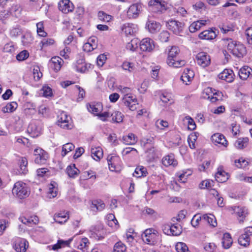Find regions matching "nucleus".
I'll return each instance as SVG.
<instances>
[{
  "label": "nucleus",
  "mask_w": 252,
  "mask_h": 252,
  "mask_svg": "<svg viewBox=\"0 0 252 252\" xmlns=\"http://www.w3.org/2000/svg\"><path fill=\"white\" fill-rule=\"evenodd\" d=\"M202 220V216H201L200 214H196L192 218L191 220V224L194 227H196L198 225L199 222Z\"/></svg>",
  "instance_id": "55"
},
{
  "label": "nucleus",
  "mask_w": 252,
  "mask_h": 252,
  "mask_svg": "<svg viewBox=\"0 0 252 252\" xmlns=\"http://www.w3.org/2000/svg\"><path fill=\"white\" fill-rule=\"evenodd\" d=\"M33 78L36 81L39 80L42 76V74L40 72V68L38 66L34 67L33 69Z\"/></svg>",
  "instance_id": "59"
},
{
  "label": "nucleus",
  "mask_w": 252,
  "mask_h": 252,
  "mask_svg": "<svg viewBox=\"0 0 252 252\" xmlns=\"http://www.w3.org/2000/svg\"><path fill=\"white\" fill-rule=\"evenodd\" d=\"M247 52L246 47L239 42H238L235 45L232 53L233 55L238 58L243 57Z\"/></svg>",
  "instance_id": "17"
},
{
  "label": "nucleus",
  "mask_w": 252,
  "mask_h": 252,
  "mask_svg": "<svg viewBox=\"0 0 252 252\" xmlns=\"http://www.w3.org/2000/svg\"><path fill=\"white\" fill-rule=\"evenodd\" d=\"M216 36V32L212 30L204 31L199 34V37L200 39L205 40L213 39L215 38Z\"/></svg>",
  "instance_id": "22"
},
{
  "label": "nucleus",
  "mask_w": 252,
  "mask_h": 252,
  "mask_svg": "<svg viewBox=\"0 0 252 252\" xmlns=\"http://www.w3.org/2000/svg\"><path fill=\"white\" fill-rule=\"evenodd\" d=\"M122 101L125 105L128 107L130 110L134 111L136 109L137 99L134 95L123 97Z\"/></svg>",
  "instance_id": "12"
},
{
  "label": "nucleus",
  "mask_w": 252,
  "mask_h": 252,
  "mask_svg": "<svg viewBox=\"0 0 252 252\" xmlns=\"http://www.w3.org/2000/svg\"><path fill=\"white\" fill-rule=\"evenodd\" d=\"M91 152L92 158L96 161L99 160L103 157V151L100 147L92 148Z\"/></svg>",
  "instance_id": "25"
},
{
  "label": "nucleus",
  "mask_w": 252,
  "mask_h": 252,
  "mask_svg": "<svg viewBox=\"0 0 252 252\" xmlns=\"http://www.w3.org/2000/svg\"><path fill=\"white\" fill-rule=\"evenodd\" d=\"M150 5L156 6L157 8L159 9L160 11L165 10V5L164 3H162L160 0H151L149 2Z\"/></svg>",
  "instance_id": "45"
},
{
  "label": "nucleus",
  "mask_w": 252,
  "mask_h": 252,
  "mask_svg": "<svg viewBox=\"0 0 252 252\" xmlns=\"http://www.w3.org/2000/svg\"><path fill=\"white\" fill-rule=\"evenodd\" d=\"M161 100L164 103H169L171 104L173 103L172 95L169 93H164L160 96Z\"/></svg>",
  "instance_id": "49"
},
{
  "label": "nucleus",
  "mask_w": 252,
  "mask_h": 252,
  "mask_svg": "<svg viewBox=\"0 0 252 252\" xmlns=\"http://www.w3.org/2000/svg\"><path fill=\"white\" fill-rule=\"evenodd\" d=\"M238 241L240 245L247 247L250 245V238L242 234L239 237Z\"/></svg>",
  "instance_id": "42"
},
{
  "label": "nucleus",
  "mask_w": 252,
  "mask_h": 252,
  "mask_svg": "<svg viewBox=\"0 0 252 252\" xmlns=\"http://www.w3.org/2000/svg\"><path fill=\"white\" fill-rule=\"evenodd\" d=\"M87 109L91 113L98 116L102 110V106L100 103H91L87 105Z\"/></svg>",
  "instance_id": "19"
},
{
  "label": "nucleus",
  "mask_w": 252,
  "mask_h": 252,
  "mask_svg": "<svg viewBox=\"0 0 252 252\" xmlns=\"http://www.w3.org/2000/svg\"><path fill=\"white\" fill-rule=\"evenodd\" d=\"M170 33L167 31H162L159 35L160 40L162 42H166L168 41Z\"/></svg>",
  "instance_id": "62"
},
{
  "label": "nucleus",
  "mask_w": 252,
  "mask_h": 252,
  "mask_svg": "<svg viewBox=\"0 0 252 252\" xmlns=\"http://www.w3.org/2000/svg\"><path fill=\"white\" fill-rule=\"evenodd\" d=\"M152 229H147L145 230L141 235L143 241L150 245H154L157 241V235L154 233Z\"/></svg>",
  "instance_id": "5"
},
{
  "label": "nucleus",
  "mask_w": 252,
  "mask_h": 252,
  "mask_svg": "<svg viewBox=\"0 0 252 252\" xmlns=\"http://www.w3.org/2000/svg\"><path fill=\"white\" fill-rule=\"evenodd\" d=\"M17 103L13 101L7 103L5 106L2 108L1 111L4 113H11L14 111L17 108Z\"/></svg>",
  "instance_id": "35"
},
{
  "label": "nucleus",
  "mask_w": 252,
  "mask_h": 252,
  "mask_svg": "<svg viewBox=\"0 0 252 252\" xmlns=\"http://www.w3.org/2000/svg\"><path fill=\"white\" fill-rule=\"evenodd\" d=\"M202 220L207 222L210 225L215 227L217 225V222L215 216L212 214H204L202 215Z\"/></svg>",
  "instance_id": "34"
},
{
  "label": "nucleus",
  "mask_w": 252,
  "mask_h": 252,
  "mask_svg": "<svg viewBox=\"0 0 252 252\" xmlns=\"http://www.w3.org/2000/svg\"><path fill=\"white\" fill-rule=\"evenodd\" d=\"M235 164L238 168H245L248 165V162L243 158L235 160Z\"/></svg>",
  "instance_id": "58"
},
{
  "label": "nucleus",
  "mask_w": 252,
  "mask_h": 252,
  "mask_svg": "<svg viewBox=\"0 0 252 252\" xmlns=\"http://www.w3.org/2000/svg\"><path fill=\"white\" fill-rule=\"evenodd\" d=\"M204 94H206V95H210L211 94H213L215 96L218 97L219 99H221L222 94L221 92L219 91H216L215 90H213L212 88H207L204 91Z\"/></svg>",
  "instance_id": "40"
},
{
  "label": "nucleus",
  "mask_w": 252,
  "mask_h": 252,
  "mask_svg": "<svg viewBox=\"0 0 252 252\" xmlns=\"http://www.w3.org/2000/svg\"><path fill=\"white\" fill-rule=\"evenodd\" d=\"M66 173L69 177L75 178L79 173V170L75 167V164L68 166Z\"/></svg>",
  "instance_id": "37"
},
{
  "label": "nucleus",
  "mask_w": 252,
  "mask_h": 252,
  "mask_svg": "<svg viewBox=\"0 0 252 252\" xmlns=\"http://www.w3.org/2000/svg\"><path fill=\"white\" fill-rule=\"evenodd\" d=\"M139 40L137 38L132 39L130 42L127 43L126 48L131 51H134L138 48Z\"/></svg>",
  "instance_id": "44"
},
{
  "label": "nucleus",
  "mask_w": 252,
  "mask_h": 252,
  "mask_svg": "<svg viewBox=\"0 0 252 252\" xmlns=\"http://www.w3.org/2000/svg\"><path fill=\"white\" fill-rule=\"evenodd\" d=\"M29 192L27 185L21 181L16 182L12 189L13 194L19 199L27 197L29 196Z\"/></svg>",
  "instance_id": "1"
},
{
  "label": "nucleus",
  "mask_w": 252,
  "mask_h": 252,
  "mask_svg": "<svg viewBox=\"0 0 252 252\" xmlns=\"http://www.w3.org/2000/svg\"><path fill=\"white\" fill-rule=\"evenodd\" d=\"M197 63L200 66L205 67L208 66L211 63L209 55L205 52H200L196 56Z\"/></svg>",
  "instance_id": "9"
},
{
  "label": "nucleus",
  "mask_w": 252,
  "mask_h": 252,
  "mask_svg": "<svg viewBox=\"0 0 252 252\" xmlns=\"http://www.w3.org/2000/svg\"><path fill=\"white\" fill-rule=\"evenodd\" d=\"M19 165L20 169V172L23 174H27L28 171L27 159L25 157L21 158L19 160Z\"/></svg>",
  "instance_id": "32"
},
{
  "label": "nucleus",
  "mask_w": 252,
  "mask_h": 252,
  "mask_svg": "<svg viewBox=\"0 0 252 252\" xmlns=\"http://www.w3.org/2000/svg\"><path fill=\"white\" fill-rule=\"evenodd\" d=\"M176 250L177 252H189L187 245L183 242H178L175 246Z\"/></svg>",
  "instance_id": "46"
},
{
  "label": "nucleus",
  "mask_w": 252,
  "mask_h": 252,
  "mask_svg": "<svg viewBox=\"0 0 252 252\" xmlns=\"http://www.w3.org/2000/svg\"><path fill=\"white\" fill-rule=\"evenodd\" d=\"M245 34L248 43L249 44H252V28H248L245 32Z\"/></svg>",
  "instance_id": "64"
},
{
  "label": "nucleus",
  "mask_w": 252,
  "mask_h": 252,
  "mask_svg": "<svg viewBox=\"0 0 252 252\" xmlns=\"http://www.w3.org/2000/svg\"><path fill=\"white\" fill-rule=\"evenodd\" d=\"M77 65H76V70L77 71L85 73L89 70V68L91 67V64H87L86 63H82V61L81 60V64H80V63H78Z\"/></svg>",
  "instance_id": "41"
},
{
  "label": "nucleus",
  "mask_w": 252,
  "mask_h": 252,
  "mask_svg": "<svg viewBox=\"0 0 252 252\" xmlns=\"http://www.w3.org/2000/svg\"><path fill=\"white\" fill-rule=\"evenodd\" d=\"M112 121L116 123H120L123 121V115L121 112L115 111L111 114Z\"/></svg>",
  "instance_id": "51"
},
{
  "label": "nucleus",
  "mask_w": 252,
  "mask_h": 252,
  "mask_svg": "<svg viewBox=\"0 0 252 252\" xmlns=\"http://www.w3.org/2000/svg\"><path fill=\"white\" fill-rule=\"evenodd\" d=\"M70 117L65 112H62L58 116V125L61 127L69 129L72 127V125L69 122Z\"/></svg>",
  "instance_id": "7"
},
{
  "label": "nucleus",
  "mask_w": 252,
  "mask_h": 252,
  "mask_svg": "<svg viewBox=\"0 0 252 252\" xmlns=\"http://www.w3.org/2000/svg\"><path fill=\"white\" fill-rule=\"evenodd\" d=\"M75 146L71 143H68L63 145L62 148V156H65L67 153L74 150Z\"/></svg>",
  "instance_id": "43"
},
{
  "label": "nucleus",
  "mask_w": 252,
  "mask_h": 252,
  "mask_svg": "<svg viewBox=\"0 0 252 252\" xmlns=\"http://www.w3.org/2000/svg\"><path fill=\"white\" fill-rule=\"evenodd\" d=\"M122 141L126 145H134L137 142V138L134 134L131 133L128 135L124 136Z\"/></svg>",
  "instance_id": "29"
},
{
  "label": "nucleus",
  "mask_w": 252,
  "mask_h": 252,
  "mask_svg": "<svg viewBox=\"0 0 252 252\" xmlns=\"http://www.w3.org/2000/svg\"><path fill=\"white\" fill-rule=\"evenodd\" d=\"M29 57V53L27 50H23L20 52L17 56L16 59L19 61H23Z\"/></svg>",
  "instance_id": "56"
},
{
  "label": "nucleus",
  "mask_w": 252,
  "mask_h": 252,
  "mask_svg": "<svg viewBox=\"0 0 252 252\" xmlns=\"http://www.w3.org/2000/svg\"><path fill=\"white\" fill-rule=\"evenodd\" d=\"M197 139V136L195 134H190L189 135L188 138V141L189 144V147L192 149H195V142Z\"/></svg>",
  "instance_id": "61"
},
{
  "label": "nucleus",
  "mask_w": 252,
  "mask_h": 252,
  "mask_svg": "<svg viewBox=\"0 0 252 252\" xmlns=\"http://www.w3.org/2000/svg\"><path fill=\"white\" fill-rule=\"evenodd\" d=\"M28 242L24 239L17 238L15 241L14 248L17 252H25Z\"/></svg>",
  "instance_id": "16"
},
{
  "label": "nucleus",
  "mask_w": 252,
  "mask_h": 252,
  "mask_svg": "<svg viewBox=\"0 0 252 252\" xmlns=\"http://www.w3.org/2000/svg\"><path fill=\"white\" fill-rule=\"evenodd\" d=\"M68 219V216H67V213L64 212L56 213L54 215V220L55 221L63 224L66 222Z\"/></svg>",
  "instance_id": "28"
},
{
  "label": "nucleus",
  "mask_w": 252,
  "mask_h": 252,
  "mask_svg": "<svg viewBox=\"0 0 252 252\" xmlns=\"http://www.w3.org/2000/svg\"><path fill=\"white\" fill-rule=\"evenodd\" d=\"M149 31L152 33H156L159 31L160 25L154 21H149L146 24Z\"/></svg>",
  "instance_id": "27"
},
{
  "label": "nucleus",
  "mask_w": 252,
  "mask_h": 252,
  "mask_svg": "<svg viewBox=\"0 0 252 252\" xmlns=\"http://www.w3.org/2000/svg\"><path fill=\"white\" fill-rule=\"evenodd\" d=\"M89 244V242L88 238L85 237L79 241L77 248L78 249L83 250L84 249L88 247Z\"/></svg>",
  "instance_id": "54"
},
{
  "label": "nucleus",
  "mask_w": 252,
  "mask_h": 252,
  "mask_svg": "<svg viewBox=\"0 0 252 252\" xmlns=\"http://www.w3.org/2000/svg\"><path fill=\"white\" fill-rule=\"evenodd\" d=\"M235 212L237 214L238 219L240 222H243L248 214L247 209L245 207H236Z\"/></svg>",
  "instance_id": "24"
},
{
  "label": "nucleus",
  "mask_w": 252,
  "mask_h": 252,
  "mask_svg": "<svg viewBox=\"0 0 252 252\" xmlns=\"http://www.w3.org/2000/svg\"><path fill=\"white\" fill-rule=\"evenodd\" d=\"M213 183L214 182L213 181H203L200 184V188L201 189H209L214 186Z\"/></svg>",
  "instance_id": "60"
},
{
  "label": "nucleus",
  "mask_w": 252,
  "mask_h": 252,
  "mask_svg": "<svg viewBox=\"0 0 252 252\" xmlns=\"http://www.w3.org/2000/svg\"><path fill=\"white\" fill-rule=\"evenodd\" d=\"M139 46L142 51L146 52H151L155 47L154 41L149 38L143 39L141 41Z\"/></svg>",
  "instance_id": "10"
},
{
  "label": "nucleus",
  "mask_w": 252,
  "mask_h": 252,
  "mask_svg": "<svg viewBox=\"0 0 252 252\" xmlns=\"http://www.w3.org/2000/svg\"><path fill=\"white\" fill-rule=\"evenodd\" d=\"M54 184H56V183L54 182L49 185L48 195L50 198H54L57 195V189L55 188Z\"/></svg>",
  "instance_id": "48"
},
{
  "label": "nucleus",
  "mask_w": 252,
  "mask_h": 252,
  "mask_svg": "<svg viewBox=\"0 0 252 252\" xmlns=\"http://www.w3.org/2000/svg\"><path fill=\"white\" fill-rule=\"evenodd\" d=\"M201 28L200 25L198 22H193L189 27V31L191 32H195Z\"/></svg>",
  "instance_id": "63"
},
{
  "label": "nucleus",
  "mask_w": 252,
  "mask_h": 252,
  "mask_svg": "<svg viewBox=\"0 0 252 252\" xmlns=\"http://www.w3.org/2000/svg\"><path fill=\"white\" fill-rule=\"evenodd\" d=\"M122 67L124 70L128 71L130 72L134 69L133 63L128 62H124L122 65Z\"/></svg>",
  "instance_id": "57"
},
{
  "label": "nucleus",
  "mask_w": 252,
  "mask_h": 252,
  "mask_svg": "<svg viewBox=\"0 0 252 252\" xmlns=\"http://www.w3.org/2000/svg\"><path fill=\"white\" fill-rule=\"evenodd\" d=\"M217 182L223 183L226 182L229 178V175L223 170L222 167H220L218 169V172L215 175Z\"/></svg>",
  "instance_id": "18"
},
{
  "label": "nucleus",
  "mask_w": 252,
  "mask_h": 252,
  "mask_svg": "<svg viewBox=\"0 0 252 252\" xmlns=\"http://www.w3.org/2000/svg\"><path fill=\"white\" fill-rule=\"evenodd\" d=\"M194 77V73L192 70L186 68L184 70L183 73L182 74L181 79L185 83L188 85V82H190L192 79Z\"/></svg>",
  "instance_id": "20"
},
{
  "label": "nucleus",
  "mask_w": 252,
  "mask_h": 252,
  "mask_svg": "<svg viewBox=\"0 0 252 252\" xmlns=\"http://www.w3.org/2000/svg\"><path fill=\"white\" fill-rule=\"evenodd\" d=\"M252 72V69L249 66H245L241 68L239 72V75L241 79H247Z\"/></svg>",
  "instance_id": "31"
},
{
  "label": "nucleus",
  "mask_w": 252,
  "mask_h": 252,
  "mask_svg": "<svg viewBox=\"0 0 252 252\" xmlns=\"http://www.w3.org/2000/svg\"><path fill=\"white\" fill-rule=\"evenodd\" d=\"M33 155L35 156L34 161L37 164L45 163L48 158L47 153L40 148L34 149Z\"/></svg>",
  "instance_id": "6"
},
{
  "label": "nucleus",
  "mask_w": 252,
  "mask_h": 252,
  "mask_svg": "<svg viewBox=\"0 0 252 252\" xmlns=\"http://www.w3.org/2000/svg\"><path fill=\"white\" fill-rule=\"evenodd\" d=\"M74 8L73 4L69 0H62L59 2V9L63 13L71 12Z\"/></svg>",
  "instance_id": "11"
},
{
  "label": "nucleus",
  "mask_w": 252,
  "mask_h": 252,
  "mask_svg": "<svg viewBox=\"0 0 252 252\" xmlns=\"http://www.w3.org/2000/svg\"><path fill=\"white\" fill-rule=\"evenodd\" d=\"M126 249V246L121 242H117L114 247V252H125Z\"/></svg>",
  "instance_id": "52"
},
{
  "label": "nucleus",
  "mask_w": 252,
  "mask_h": 252,
  "mask_svg": "<svg viewBox=\"0 0 252 252\" xmlns=\"http://www.w3.org/2000/svg\"><path fill=\"white\" fill-rule=\"evenodd\" d=\"M142 11V5L140 3H134L128 8L127 11V16L129 19L137 18Z\"/></svg>",
  "instance_id": "8"
},
{
  "label": "nucleus",
  "mask_w": 252,
  "mask_h": 252,
  "mask_svg": "<svg viewBox=\"0 0 252 252\" xmlns=\"http://www.w3.org/2000/svg\"><path fill=\"white\" fill-rule=\"evenodd\" d=\"M212 141L216 145L220 144L222 145L225 147L227 146V141H226L225 137L220 133H215L211 137Z\"/></svg>",
  "instance_id": "14"
},
{
  "label": "nucleus",
  "mask_w": 252,
  "mask_h": 252,
  "mask_svg": "<svg viewBox=\"0 0 252 252\" xmlns=\"http://www.w3.org/2000/svg\"><path fill=\"white\" fill-rule=\"evenodd\" d=\"M148 172L145 167L143 166L137 167L135 170L133 175L136 178L141 177H145L147 176Z\"/></svg>",
  "instance_id": "39"
},
{
  "label": "nucleus",
  "mask_w": 252,
  "mask_h": 252,
  "mask_svg": "<svg viewBox=\"0 0 252 252\" xmlns=\"http://www.w3.org/2000/svg\"><path fill=\"white\" fill-rule=\"evenodd\" d=\"M180 50L178 47L172 46L168 52V55L167 59V63L170 66L173 67H180L185 65V62L184 60H180L176 62H173L174 58H177Z\"/></svg>",
  "instance_id": "2"
},
{
  "label": "nucleus",
  "mask_w": 252,
  "mask_h": 252,
  "mask_svg": "<svg viewBox=\"0 0 252 252\" xmlns=\"http://www.w3.org/2000/svg\"><path fill=\"white\" fill-rule=\"evenodd\" d=\"M37 32L39 36L42 37H45L47 33L44 31L43 23L42 22H39L36 24Z\"/></svg>",
  "instance_id": "53"
},
{
  "label": "nucleus",
  "mask_w": 252,
  "mask_h": 252,
  "mask_svg": "<svg viewBox=\"0 0 252 252\" xmlns=\"http://www.w3.org/2000/svg\"><path fill=\"white\" fill-rule=\"evenodd\" d=\"M223 45L226 46L227 49L231 53L238 42L237 41L232 40L231 38H224L223 39Z\"/></svg>",
  "instance_id": "38"
},
{
  "label": "nucleus",
  "mask_w": 252,
  "mask_h": 252,
  "mask_svg": "<svg viewBox=\"0 0 252 252\" xmlns=\"http://www.w3.org/2000/svg\"><path fill=\"white\" fill-rule=\"evenodd\" d=\"M28 130L33 137L38 136L41 132V128L37 127L34 124H31L28 127Z\"/></svg>",
  "instance_id": "36"
},
{
  "label": "nucleus",
  "mask_w": 252,
  "mask_h": 252,
  "mask_svg": "<svg viewBox=\"0 0 252 252\" xmlns=\"http://www.w3.org/2000/svg\"><path fill=\"white\" fill-rule=\"evenodd\" d=\"M249 138L248 137L239 138L235 142L234 146L239 150H242L246 148L249 143Z\"/></svg>",
  "instance_id": "26"
},
{
  "label": "nucleus",
  "mask_w": 252,
  "mask_h": 252,
  "mask_svg": "<svg viewBox=\"0 0 252 252\" xmlns=\"http://www.w3.org/2000/svg\"><path fill=\"white\" fill-rule=\"evenodd\" d=\"M168 230L167 233L168 234H172L174 236H178L182 233V227L179 224H174L171 226H167Z\"/></svg>",
  "instance_id": "21"
},
{
  "label": "nucleus",
  "mask_w": 252,
  "mask_h": 252,
  "mask_svg": "<svg viewBox=\"0 0 252 252\" xmlns=\"http://www.w3.org/2000/svg\"><path fill=\"white\" fill-rule=\"evenodd\" d=\"M63 62V60L59 57H54L51 59L52 67L54 70L58 71L61 69Z\"/></svg>",
  "instance_id": "33"
},
{
  "label": "nucleus",
  "mask_w": 252,
  "mask_h": 252,
  "mask_svg": "<svg viewBox=\"0 0 252 252\" xmlns=\"http://www.w3.org/2000/svg\"><path fill=\"white\" fill-rule=\"evenodd\" d=\"M162 164L165 166L172 165L175 166L177 165V161L175 159L173 155H169L164 157L162 159Z\"/></svg>",
  "instance_id": "23"
},
{
  "label": "nucleus",
  "mask_w": 252,
  "mask_h": 252,
  "mask_svg": "<svg viewBox=\"0 0 252 252\" xmlns=\"http://www.w3.org/2000/svg\"><path fill=\"white\" fill-rule=\"evenodd\" d=\"M166 26L174 33L179 35L183 31L184 24L178 21L172 20L167 23Z\"/></svg>",
  "instance_id": "4"
},
{
  "label": "nucleus",
  "mask_w": 252,
  "mask_h": 252,
  "mask_svg": "<svg viewBox=\"0 0 252 252\" xmlns=\"http://www.w3.org/2000/svg\"><path fill=\"white\" fill-rule=\"evenodd\" d=\"M232 243L233 241L230 234L228 233H224L221 242L222 247L225 249H228L231 247Z\"/></svg>",
  "instance_id": "30"
},
{
  "label": "nucleus",
  "mask_w": 252,
  "mask_h": 252,
  "mask_svg": "<svg viewBox=\"0 0 252 252\" xmlns=\"http://www.w3.org/2000/svg\"><path fill=\"white\" fill-rule=\"evenodd\" d=\"M121 30L126 35H132L136 32L137 27L135 24L126 23L122 26Z\"/></svg>",
  "instance_id": "15"
},
{
  "label": "nucleus",
  "mask_w": 252,
  "mask_h": 252,
  "mask_svg": "<svg viewBox=\"0 0 252 252\" xmlns=\"http://www.w3.org/2000/svg\"><path fill=\"white\" fill-rule=\"evenodd\" d=\"M234 74L230 69H225L218 75L219 79L225 80L226 82L231 83L234 80Z\"/></svg>",
  "instance_id": "13"
},
{
  "label": "nucleus",
  "mask_w": 252,
  "mask_h": 252,
  "mask_svg": "<svg viewBox=\"0 0 252 252\" xmlns=\"http://www.w3.org/2000/svg\"><path fill=\"white\" fill-rule=\"evenodd\" d=\"M107 160L110 171L118 172L121 170V161L118 156L109 155Z\"/></svg>",
  "instance_id": "3"
},
{
  "label": "nucleus",
  "mask_w": 252,
  "mask_h": 252,
  "mask_svg": "<svg viewBox=\"0 0 252 252\" xmlns=\"http://www.w3.org/2000/svg\"><path fill=\"white\" fill-rule=\"evenodd\" d=\"M98 17L99 19L104 22H110L112 18V16L107 14L103 11H99L98 13Z\"/></svg>",
  "instance_id": "47"
},
{
  "label": "nucleus",
  "mask_w": 252,
  "mask_h": 252,
  "mask_svg": "<svg viewBox=\"0 0 252 252\" xmlns=\"http://www.w3.org/2000/svg\"><path fill=\"white\" fill-rule=\"evenodd\" d=\"M184 121L186 122L188 125V129L193 130L196 128V125L194 120L189 116H186Z\"/></svg>",
  "instance_id": "50"
}]
</instances>
